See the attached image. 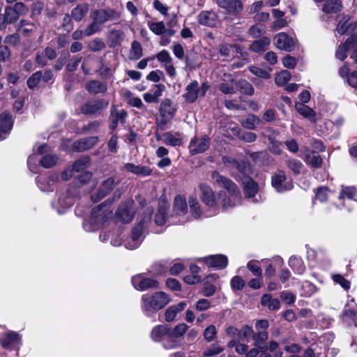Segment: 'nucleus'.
<instances>
[{
	"label": "nucleus",
	"instance_id": "nucleus-1",
	"mask_svg": "<svg viewBox=\"0 0 357 357\" xmlns=\"http://www.w3.org/2000/svg\"><path fill=\"white\" fill-rule=\"evenodd\" d=\"M212 182L226 190L228 195L225 191L219 193V197H222V207L227 210L235 206L239 205L241 202V194L238 185L231 179L221 175L218 171H213L211 174Z\"/></svg>",
	"mask_w": 357,
	"mask_h": 357
},
{
	"label": "nucleus",
	"instance_id": "nucleus-2",
	"mask_svg": "<svg viewBox=\"0 0 357 357\" xmlns=\"http://www.w3.org/2000/svg\"><path fill=\"white\" fill-rule=\"evenodd\" d=\"M92 22L85 29L86 36H91L101 31L102 25L108 21L119 18V13L114 9H98L91 12Z\"/></svg>",
	"mask_w": 357,
	"mask_h": 357
},
{
	"label": "nucleus",
	"instance_id": "nucleus-3",
	"mask_svg": "<svg viewBox=\"0 0 357 357\" xmlns=\"http://www.w3.org/2000/svg\"><path fill=\"white\" fill-rule=\"evenodd\" d=\"M169 301L168 295L163 291L155 292L152 296L144 295L142 297V308L144 312L149 314L163 308Z\"/></svg>",
	"mask_w": 357,
	"mask_h": 357
},
{
	"label": "nucleus",
	"instance_id": "nucleus-4",
	"mask_svg": "<svg viewBox=\"0 0 357 357\" xmlns=\"http://www.w3.org/2000/svg\"><path fill=\"white\" fill-rule=\"evenodd\" d=\"M176 112V108L170 99L162 100L159 108L160 119L157 121V125L160 130L165 129V126L174 118Z\"/></svg>",
	"mask_w": 357,
	"mask_h": 357
},
{
	"label": "nucleus",
	"instance_id": "nucleus-5",
	"mask_svg": "<svg viewBox=\"0 0 357 357\" xmlns=\"http://www.w3.org/2000/svg\"><path fill=\"white\" fill-rule=\"evenodd\" d=\"M108 105L109 101L105 99H92L84 102L80 111L84 115L96 116L100 115Z\"/></svg>",
	"mask_w": 357,
	"mask_h": 357
},
{
	"label": "nucleus",
	"instance_id": "nucleus-6",
	"mask_svg": "<svg viewBox=\"0 0 357 357\" xmlns=\"http://www.w3.org/2000/svg\"><path fill=\"white\" fill-rule=\"evenodd\" d=\"M112 214L110 204L102 203L92 209L91 222L96 225L102 224L112 216Z\"/></svg>",
	"mask_w": 357,
	"mask_h": 357
},
{
	"label": "nucleus",
	"instance_id": "nucleus-7",
	"mask_svg": "<svg viewBox=\"0 0 357 357\" xmlns=\"http://www.w3.org/2000/svg\"><path fill=\"white\" fill-rule=\"evenodd\" d=\"M287 176L284 171L278 169L271 176V185L278 192L289 190L293 185L286 182Z\"/></svg>",
	"mask_w": 357,
	"mask_h": 357
},
{
	"label": "nucleus",
	"instance_id": "nucleus-8",
	"mask_svg": "<svg viewBox=\"0 0 357 357\" xmlns=\"http://www.w3.org/2000/svg\"><path fill=\"white\" fill-rule=\"evenodd\" d=\"M132 283L136 289L140 291L150 289H156L159 288V282L157 280L152 278H144L142 274L134 276L132 278Z\"/></svg>",
	"mask_w": 357,
	"mask_h": 357
},
{
	"label": "nucleus",
	"instance_id": "nucleus-9",
	"mask_svg": "<svg viewBox=\"0 0 357 357\" xmlns=\"http://www.w3.org/2000/svg\"><path fill=\"white\" fill-rule=\"evenodd\" d=\"M210 139L207 135L201 138L195 137L189 144V150L191 155H196L205 152L209 148Z\"/></svg>",
	"mask_w": 357,
	"mask_h": 357
},
{
	"label": "nucleus",
	"instance_id": "nucleus-10",
	"mask_svg": "<svg viewBox=\"0 0 357 357\" xmlns=\"http://www.w3.org/2000/svg\"><path fill=\"white\" fill-rule=\"evenodd\" d=\"M133 201L128 200L120 205L116 211V218L123 223L131 222L134 217V213L131 210Z\"/></svg>",
	"mask_w": 357,
	"mask_h": 357
},
{
	"label": "nucleus",
	"instance_id": "nucleus-11",
	"mask_svg": "<svg viewBox=\"0 0 357 357\" xmlns=\"http://www.w3.org/2000/svg\"><path fill=\"white\" fill-rule=\"evenodd\" d=\"M274 43L278 49L287 52H291L296 45L294 39L284 32L276 34L274 37Z\"/></svg>",
	"mask_w": 357,
	"mask_h": 357
},
{
	"label": "nucleus",
	"instance_id": "nucleus-12",
	"mask_svg": "<svg viewBox=\"0 0 357 357\" xmlns=\"http://www.w3.org/2000/svg\"><path fill=\"white\" fill-rule=\"evenodd\" d=\"M199 189L201 191L200 196L202 202L207 206L213 208L214 213H218L216 208V201L215 199L214 193L211 188L205 183H201L199 185Z\"/></svg>",
	"mask_w": 357,
	"mask_h": 357
},
{
	"label": "nucleus",
	"instance_id": "nucleus-13",
	"mask_svg": "<svg viewBox=\"0 0 357 357\" xmlns=\"http://www.w3.org/2000/svg\"><path fill=\"white\" fill-rule=\"evenodd\" d=\"M99 141L97 136L84 137L75 141L72 146L74 151L83 152L93 148Z\"/></svg>",
	"mask_w": 357,
	"mask_h": 357
},
{
	"label": "nucleus",
	"instance_id": "nucleus-14",
	"mask_svg": "<svg viewBox=\"0 0 357 357\" xmlns=\"http://www.w3.org/2000/svg\"><path fill=\"white\" fill-rule=\"evenodd\" d=\"M215 3L229 13L237 14L243 9L241 0H215Z\"/></svg>",
	"mask_w": 357,
	"mask_h": 357
},
{
	"label": "nucleus",
	"instance_id": "nucleus-15",
	"mask_svg": "<svg viewBox=\"0 0 357 357\" xmlns=\"http://www.w3.org/2000/svg\"><path fill=\"white\" fill-rule=\"evenodd\" d=\"M114 179L112 177L105 180L101 184L98 192L91 195L93 202H98L104 198L114 188Z\"/></svg>",
	"mask_w": 357,
	"mask_h": 357
},
{
	"label": "nucleus",
	"instance_id": "nucleus-16",
	"mask_svg": "<svg viewBox=\"0 0 357 357\" xmlns=\"http://www.w3.org/2000/svg\"><path fill=\"white\" fill-rule=\"evenodd\" d=\"M128 114L124 109L118 110L116 106L112 105L109 117V128L114 130L119 123L123 124Z\"/></svg>",
	"mask_w": 357,
	"mask_h": 357
},
{
	"label": "nucleus",
	"instance_id": "nucleus-17",
	"mask_svg": "<svg viewBox=\"0 0 357 357\" xmlns=\"http://www.w3.org/2000/svg\"><path fill=\"white\" fill-rule=\"evenodd\" d=\"M357 44V35L349 37L343 45H339L336 51V56L341 61L347 57V52L354 48Z\"/></svg>",
	"mask_w": 357,
	"mask_h": 357
},
{
	"label": "nucleus",
	"instance_id": "nucleus-18",
	"mask_svg": "<svg viewBox=\"0 0 357 357\" xmlns=\"http://www.w3.org/2000/svg\"><path fill=\"white\" fill-rule=\"evenodd\" d=\"M204 262L208 266L216 268H224L228 264L227 257L223 255H210L204 258Z\"/></svg>",
	"mask_w": 357,
	"mask_h": 357
},
{
	"label": "nucleus",
	"instance_id": "nucleus-19",
	"mask_svg": "<svg viewBox=\"0 0 357 357\" xmlns=\"http://www.w3.org/2000/svg\"><path fill=\"white\" fill-rule=\"evenodd\" d=\"M19 15L11 6L6 7L3 15H0V31L5 29L6 25L15 23Z\"/></svg>",
	"mask_w": 357,
	"mask_h": 357
},
{
	"label": "nucleus",
	"instance_id": "nucleus-20",
	"mask_svg": "<svg viewBox=\"0 0 357 357\" xmlns=\"http://www.w3.org/2000/svg\"><path fill=\"white\" fill-rule=\"evenodd\" d=\"M187 203L185 199L176 195L174 198L172 216H183L187 213Z\"/></svg>",
	"mask_w": 357,
	"mask_h": 357
},
{
	"label": "nucleus",
	"instance_id": "nucleus-21",
	"mask_svg": "<svg viewBox=\"0 0 357 357\" xmlns=\"http://www.w3.org/2000/svg\"><path fill=\"white\" fill-rule=\"evenodd\" d=\"M186 92L183 95V97L188 102H194L200 97L199 92V83L197 81L194 80L186 86Z\"/></svg>",
	"mask_w": 357,
	"mask_h": 357
},
{
	"label": "nucleus",
	"instance_id": "nucleus-22",
	"mask_svg": "<svg viewBox=\"0 0 357 357\" xmlns=\"http://www.w3.org/2000/svg\"><path fill=\"white\" fill-rule=\"evenodd\" d=\"M218 52L222 56L228 59L234 58L235 53H239L242 55V50L241 47L234 44H222L218 47Z\"/></svg>",
	"mask_w": 357,
	"mask_h": 357
},
{
	"label": "nucleus",
	"instance_id": "nucleus-23",
	"mask_svg": "<svg viewBox=\"0 0 357 357\" xmlns=\"http://www.w3.org/2000/svg\"><path fill=\"white\" fill-rule=\"evenodd\" d=\"M13 127V121L8 113L0 114V140L6 138V135Z\"/></svg>",
	"mask_w": 357,
	"mask_h": 357
},
{
	"label": "nucleus",
	"instance_id": "nucleus-24",
	"mask_svg": "<svg viewBox=\"0 0 357 357\" xmlns=\"http://www.w3.org/2000/svg\"><path fill=\"white\" fill-rule=\"evenodd\" d=\"M268 337L267 331H261L252 333V339L254 340V346L260 349L261 352H266L268 350L266 341Z\"/></svg>",
	"mask_w": 357,
	"mask_h": 357
},
{
	"label": "nucleus",
	"instance_id": "nucleus-25",
	"mask_svg": "<svg viewBox=\"0 0 357 357\" xmlns=\"http://www.w3.org/2000/svg\"><path fill=\"white\" fill-rule=\"evenodd\" d=\"M142 234V226L139 224L133 228L130 236V240L126 243V248L133 250L139 247L141 241L140 237Z\"/></svg>",
	"mask_w": 357,
	"mask_h": 357
},
{
	"label": "nucleus",
	"instance_id": "nucleus-26",
	"mask_svg": "<svg viewBox=\"0 0 357 357\" xmlns=\"http://www.w3.org/2000/svg\"><path fill=\"white\" fill-rule=\"evenodd\" d=\"M243 192L247 198H254L259 191V185L252 178L248 177L243 182Z\"/></svg>",
	"mask_w": 357,
	"mask_h": 357
},
{
	"label": "nucleus",
	"instance_id": "nucleus-27",
	"mask_svg": "<svg viewBox=\"0 0 357 357\" xmlns=\"http://www.w3.org/2000/svg\"><path fill=\"white\" fill-rule=\"evenodd\" d=\"M187 306L185 301L180 302L176 305L169 307L165 312V319L167 322H171L174 320L177 314L183 311Z\"/></svg>",
	"mask_w": 357,
	"mask_h": 357
},
{
	"label": "nucleus",
	"instance_id": "nucleus-28",
	"mask_svg": "<svg viewBox=\"0 0 357 357\" xmlns=\"http://www.w3.org/2000/svg\"><path fill=\"white\" fill-rule=\"evenodd\" d=\"M199 24L207 26H215L217 24V15L213 11H202L198 16Z\"/></svg>",
	"mask_w": 357,
	"mask_h": 357
},
{
	"label": "nucleus",
	"instance_id": "nucleus-29",
	"mask_svg": "<svg viewBox=\"0 0 357 357\" xmlns=\"http://www.w3.org/2000/svg\"><path fill=\"white\" fill-rule=\"evenodd\" d=\"M223 82L220 84L219 89L224 94L234 93V80L231 74L225 73L223 75Z\"/></svg>",
	"mask_w": 357,
	"mask_h": 357
},
{
	"label": "nucleus",
	"instance_id": "nucleus-30",
	"mask_svg": "<svg viewBox=\"0 0 357 357\" xmlns=\"http://www.w3.org/2000/svg\"><path fill=\"white\" fill-rule=\"evenodd\" d=\"M151 338L155 341H160L163 337H170V328L167 325H159L154 327L151 333Z\"/></svg>",
	"mask_w": 357,
	"mask_h": 357
},
{
	"label": "nucleus",
	"instance_id": "nucleus-31",
	"mask_svg": "<svg viewBox=\"0 0 357 357\" xmlns=\"http://www.w3.org/2000/svg\"><path fill=\"white\" fill-rule=\"evenodd\" d=\"M125 169H126L128 172H131L132 174L145 176L150 175L152 172V170L150 167L146 166H141V165H136L133 163H126L124 165Z\"/></svg>",
	"mask_w": 357,
	"mask_h": 357
},
{
	"label": "nucleus",
	"instance_id": "nucleus-32",
	"mask_svg": "<svg viewBox=\"0 0 357 357\" xmlns=\"http://www.w3.org/2000/svg\"><path fill=\"white\" fill-rule=\"evenodd\" d=\"M162 142L167 146H176L182 144V138L178 132H166L162 135Z\"/></svg>",
	"mask_w": 357,
	"mask_h": 357
},
{
	"label": "nucleus",
	"instance_id": "nucleus-33",
	"mask_svg": "<svg viewBox=\"0 0 357 357\" xmlns=\"http://www.w3.org/2000/svg\"><path fill=\"white\" fill-rule=\"evenodd\" d=\"M303 160L307 165L317 169L321 167L323 162L322 158L314 151H310L305 154Z\"/></svg>",
	"mask_w": 357,
	"mask_h": 357
},
{
	"label": "nucleus",
	"instance_id": "nucleus-34",
	"mask_svg": "<svg viewBox=\"0 0 357 357\" xmlns=\"http://www.w3.org/2000/svg\"><path fill=\"white\" fill-rule=\"evenodd\" d=\"M261 304L272 311L278 310L280 308V301L278 298H273L269 294H265L261 296Z\"/></svg>",
	"mask_w": 357,
	"mask_h": 357
},
{
	"label": "nucleus",
	"instance_id": "nucleus-35",
	"mask_svg": "<svg viewBox=\"0 0 357 357\" xmlns=\"http://www.w3.org/2000/svg\"><path fill=\"white\" fill-rule=\"evenodd\" d=\"M89 9V6L86 3L78 4L72 10L70 17L75 21L80 22L87 14Z\"/></svg>",
	"mask_w": 357,
	"mask_h": 357
},
{
	"label": "nucleus",
	"instance_id": "nucleus-36",
	"mask_svg": "<svg viewBox=\"0 0 357 357\" xmlns=\"http://www.w3.org/2000/svg\"><path fill=\"white\" fill-rule=\"evenodd\" d=\"M168 208L167 203L162 200L159 202L158 208L155 214V222L158 225H162L166 222V212Z\"/></svg>",
	"mask_w": 357,
	"mask_h": 357
},
{
	"label": "nucleus",
	"instance_id": "nucleus-37",
	"mask_svg": "<svg viewBox=\"0 0 357 357\" xmlns=\"http://www.w3.org/2000/svg\"><path fill=\"white\" fill-rule=\"evenodd\" d=\"M296 110L303 117L309 119L311 121H315V113L312 109L303 103H296Z\"/></svg>",
	"mask_w": 357,
	"mask_h": 357
},
{
	"label": "nucleus",
	"instance_id": "nucleus-38",
	"mask_svg": "<svg viewBox=\"0 0 357 357\" xmlns=\"http://www.w3.org/2000/svg\"><path fill=\"white\" fill-rule=\"evenodd\" d=\"M271 43L268 37H262L259 40H255L250 46V50L255 52H264Z\"/></svg>",
	"mask_w": 357,
	"mask_h": 357
},
{
	"label": "nucleus",
	"instance_id": "nucleus-39",
	"mask_svg": "<svg viewBox=\"0 0 357 357\" xmlns=\"http://www.w3.org/2000/svg\"><path fill=\"white\" fill-rule=\"evenodd\" d=\"M20 342L19 335L15 332L8 333L1 343L3 348L9 349L15 347Z\"/></svg>",
	"mask_w": 357,
	"mask_h": 357
},
{
	"label": "nucleus",
	"instance_id": "nucleus-40",
	"mask_svg": "<svg viewBox=\"0 0 357 357\" xmlns=\"http://www.w3.org/2000/svg\"><path fill=\"white\" fill-rule=\"evenodd\" d=\"M342 3L340 0H327L323 6V11L326 13H335L341 10Z\"/></svg>",
	"mask_w": 357,
	"mask_h": 357
},
{
	"label": "nucleus",
	"instance_id": "nucleus-41",
	"mask_svg": "<svg viewBox=\"0 0 357 357\" xmlns=\"http://www.w3.org/2000/svg\"><path fill=\"white\" fill-rule=\"evenodd\" d=\"M87 89L91 93H104L107 91V86L100 81L93 80L87 84Z\"/></svg>",
	"mask_w": 357,
	"mask_h": 357
},
{
	"label": "nucleus",
	"instance_id": "nucleus-42",
	"mask_svg": "<svg viewBox=\"0 0 357 357\" xmlns=\"http://www.w3.org/2000/svg\"><path fill=\"white\" fill-rule=\"evenodd\" d=\"M289 264L292 270L297 274H302L305 267L301 257L292 256L289 258Z\"/></svg>",
	"mask_w": 357,
	"mask_h": 357
},
{
	"label": "nucleus",
	"instance_id": "nucleus-43",
	"mask_svg": "<svg viewBox=\"0 0 357 357\" xmlns=\"http://www.w3.org/2000/svg\"><path fill=\"white\" fill-rule=\"evenodd\" d=\"M237 89L243 94L252 96L255 89L252 85L245 79H239L235 82Z\"/></svg>",
	"mask_w": 357,
	"mask_h": 357
},
{
	"label": "nucleus",
	"instance_id": "nucleus-44",
	"mask_svg": "<svg viewBox=\"0 0 357 357\" xmlns=\"http://www.w3.org/2000/svg\"><path fill=\"white\" fill-rule=\"evenodd\" d=\"M260 123L261 119L255 114H250L241 121L242 126L249 130L255 129Z\"/></svg>",
	"mask_w": 357,
	"mask_h": 357
},
{
	"label": "nucleus",
	"instance_id": "nucleus-45",
	"mask_svg": "<svg viewBox=\"0 0 357 357\" xmlns=\"http://www.w3.org/2000/svg\"><path fill=\"white\" fill-rule=\"evenodd\" d=\"M234 135L240 139L245 142H255L257 136L255 132H243L241 130L240 128H236L235 129H233Z\"/></svg>",
	"mask_w": 357,
	"mask_h": 357
},
{
	"label": "nucleus",
	"instance_id": "nucleus-46",
	"mask_svg": "<svg viewBox=\"0 0 357 357\" xmlns=\"http://www.w3.org/2000/svg\"><path fill=\"white\" fill-rule=\"evenodd\" d=\"M148 27L155 35L161 36L165 33L166 26L163 21H148Z\"/></svg>",
	"mask_w": 357,
	"mask_h": 357
},
{
	"label": "nucleus",
	"instance_id": "nucleus-47",
	"mask_svg": "<svg viewBox=\"0 0 357 357\" xmlns=\"http://www.w3.org/2000/svg\"><path fill=\"white\" fill-rule=\"evenodd\" d=\"M224 351L219 343L216 342L210 345L208 348L205 349L202 352V357H213L218 355Z\"/></svg>",
	"mask_w": 357,
	"mask_h": 357
},
{
	"label": "nucleus",
	"instance_id": "nucleus-48",
	"mask_svg": "<svg viewBox=\"0 0 357 357\" xmlns=\"http://www.w3.org/2000/svg\"><path fill=\"white\" fill-rule=\"evenodd\" d=\"M342 320L349 326H357V312L349 309L344 310Z\"/></svg>",
	"mask_w": 357,
	"mask_h": 357
},
{
	"label": "nucleus",
	"instance_id": "nucleus-49",
	"mask_svg": "<svg viewBox=\"0 0 357 357\" xmlns=\"http://www.w3.org/2000/svg\"><path fill=\"white\" fill-rule=\"evenodd\" d=\"M142 55V47L140 43L137 40H134L131 44L130 59L132 60H138Z\"/></svg>",
	"mask_w": 357,
	"mask_h": 357
},
{
	"label": "nucleus",
	"instance_id": "nucleus-50",
	"mask_svg": "<svg viewBox=\"0 0 357 357\" xmlns=\"http://www.w3.org/2000/svg\"><path fill=\"white\" fill-rule=\"evenodd\" d=\"M291 77V73L287 70H283L277 74L275 77V82L278 86H282L286 84Z\"/></svg>",
	"mask_w": 357,
	"mask_h": 357
},
{
	"label": "nucleus",
	"instance_id": "nucleus-51",
	"mask_svg": "<svg viewBox=\"0 0 357 357\" xmlns=\"http://www.w3.org/2000/svg\"><path fill=\"white\" fill-rule=\"evenodd\" d=\"M269 142L268 149L275 155H280L282 153V144L275 139L273 136H268Z\"/></svg>",
	"mask_w": 357,
	"mask_h": 357
},
{
	"label": "nucleus",
	"instance_id": "nucleus-52",
	"mask_svg": "<svg viewBox=\"0 0 357 357\" xmlns=\"http://www.w3.org/2000/svg\"><path fill=\"white\" fill-rule=\"evenodd\" d=\"M188 328V325L184 323L178 324L173 329L170 328V337L178 338L183 336L187 331Z\"/></svg>",
	"mask_w": 357,
	"mask_h": 357
},
{
	"label": "nucleus",
	"instance_id": "nucleus-53",
	"mask_svg": "<svg viewBox=\"0 0 357 357\" xmlns=\"http://www.w3.org/2000/svg\"><path fill=\"white\" fill-rule=\"evenodd\" d=\"M188 204L190 211L192 212L194 217L196 218H199L202 215V211L200 209V206L197 199L192 197H190L188 200Z\"/></svg>",
	"mask_w": 357,
	"mask_h": 357
},
{
	"label": "nucleus",
	"instance_id": "nucleus-54",
	"mask_svg": "<svg viewBox=\"0 0 357 357\" xmlns=\"http://www.w3.org/2000/svg\"><path fill=\"white\" fill-rule=\"evenodd\" d=\"M357 196V190L354 187H344L342 189L339 199H343L344 197H347L349 199H355Z\"/></svg>",
	"mask_w": 357,
	"mask_h": 357
},
{
	"label": "nucleus",
	"instance_id": "nucleus-55",
	"mask_svg": "<svg viewBox=\"0 0 357 357\" xmlns=\"http://www.w3.org/2000/svg\"><path fill=\"white\" fill-rule=\"evenodd\" d=\"M287 167L295 174H298L301 172L303 164L298 160L289 158L286 160Z\"/></svg>",
	"mask_w": 357,
	"mask_h": 357
},
{
	"label": "nucleus",
	"instance_id": "nucleus-56",
	"mask_svg": "<svg viewBox=\"0 0 357 357\" xmlns=\"http://www.w3.org/2000/svg\"><path fill=\"white\" fill-rule=\"evenodd\" d=\"M57 158L54 155H47L40 161V165L45 168H50L56 165Z\"/></svg>",
	"mask_w": 357,
	"mask_h": 357
},
{
	"label": "nucleus",
	"instance_id": "nucleus-57",
	"mask_svg": "<svg viewBox=\"0 0 357 357\" xmlns=\"http://www.w3.org/2000/svg\"><path fill=\"white\" fill-rule=\"evenodd\" d=\"M88 47L91 51L96 52L103 50L105 44L102 40L96 38L88 44Z\"/></svg>",
	"mask_w": 357,
	"mask_h": 357
},
{
	"label": "nucleus",
	"instance_id": "nucleus-58",
	"mask_svg": "<svg viewBox=\"0 0 357 357\" xmlns=\"http://www.w3.org/2000/svg\"><path fill=\"white\" fill-rule=\"evenodd\" d=\"M43 72L37 71L33 73L28 79H27V85L30 89H33L37 86L39 83L40 80L42 79Z\"/></svg>",
	"mask_w": 357,
	"mask_h": 357
},
{
	"label": "nucleus",
	"instance_id": "nucleus-59",
	"mask_svg": "<svg viewBox=\"0 0 357 357\" xmlns=\"http://www.w3.org/2000/svg\"><path fill=\"white\" fill-rule=\"evenodd\" d=\"M217 334L216 328L214 325H210L204 331V337L208 342H212Z\"/></svg>",
	"mask_w": 357,
	"mask_h": 357
},
{
	"label": "nucleus",
	"instance_id": "nucleus-60",
	"mask_svg": "<svg viewBox=\"0 0 357 357\" xmlns=\"http://www.w3.org/2000/svg\"><path fill=\"white\" fill-rule=\"evenodd\" d=\"M89 162V157H83L74 162L73 169L75 172H80L86 168Z\"/></svg>",
	"mask_w": 357,
	"mask_h": 357
},
{
	"label": "nucleus",
	"instance_id": "nucleus-61",
	"mask_svg": "<svg viewBox=\"0 0 357 357\" xmlns=\"http://www.w3.org/2000/svg\"><path fill=\"white\" fill-rule=\"evenodd\" d=\"M101 125V122L100 121H93L89 122L88 124L84 125L82 127V131L85 133L87 132H93L98 130Z\"/></svg>",
	"mask_w": 357,
	"mask_h": 357
},
{
	"label": "nucleus",
	"instance_id": "nucleus-62",
	"mask_svg": "<svg viewBox=\"0 0 357 357\" xmlns=\"http://www.w3.org/2000/svg\"><path fill=\"white\" fill-rule=\"evenodd\" d=\"M329 190L327 187H320L317 190L316 199L321 202H326L328 197Z\"/></svg>",
	"mask_w": 357,
	"mask_h": 357
},
{
	"label": "nucleus",
	"instance_id": "nucleus-63",
	"mask_svg": "<svg viewBox=\"0 0 357 357\" xmlns=\"http://www.w3.org/2000/svg\"><path fill=\"white\" fill-rule=\"evenodd\" d=\"M264 32V28L259 24L253 25L248 30L249 35L252 38H258L261 36Z\"/></svg>",
	"mask_w": 357,
	"mask_h": 357
},
{
	"label": "nucleus",
	"instance_id": "nucleus-64",
	"mask_svg": "<svg viewBox=\"0 0 357 357\" xmlns=\"http://www.w3.org/2000/svg\"><path fill=\"white\" fill-rule=\"evenodd\" d=\"M247 268L257 277L261 275L262 270L260 266L257 265V261L255 260L250 261L247 264Z\"/></svg>",
	"mask_w": 357,
	"mask_h": 357
}]
</instances>
